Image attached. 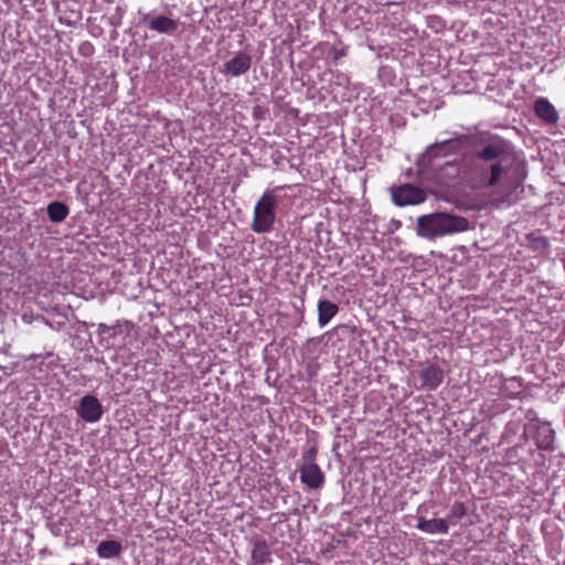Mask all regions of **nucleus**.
Here are the masks:
<instances>
[{"mask_svg":"<svg viewBox=\"0 0 565 565\" xmlns=\"http://www.w3.org/2000/svg\"><path fill=\"white\" fill-rule=\"evenodd\" d=\"M436 522L438 523L437 530H448L450 526L467 527L471 524V515L467 513L463 503L455 502L448 516L446 519H438Z\"/></svg>","mask_w":565,"mask_h":565,"instance_id":"0eeeda50","label":"nucleus"},{"mask_svg":"<svg viewBox=\"0 0 565 565\" xmlns=\"http://www.w3.org/2000/svg\"><path fill=\"white\" fill-rule=\"evenodd\" d=\"M468 140V136L455 134L448 139L428 146L417 161L420 178L444 186L455 180L465 183L463 157L460 161L446 160V157L460 150Z\"/></svg>","mask_w":565,"mask_h":565,"instance_id":"f03ea898","label":"nucleus"},{"mask_svg":"<svg viewBox=\"0 0 565 565\" xmlns=\"http://www.w3.org/2000/svg\"><path fill=\"white\" fill-rule=\"evenodd\" d=\"M76 413L84 422L93 424L102 418L103 407L97 397L88 394L81 398Z\"/></svg>","mask_w":565,"mask_h":565,"instance_id":"6e6552de","label":"nucleus"},{"mask_svg":"<svg viewBox=\"0 0 565 565\" xmlns=\"http://www.w3.org/2000/svg\"><path fill=\"white\" fill-rule=\"evenodd\" d=\"M534 111L541 120L548 125H555L559 119L556 108L544 97H540L534 102Z\"/></svg>","mask_w":565,"mask_h":565,"instance_id":"9b49d317","label":"nucleus"},{"mask_svg":"<svg viewBox=\"0 0 565 565\" xmlns=\"http://www.w3.org/2000/svg\"><path fill=\"white\" fill-rule=\"evenodd\" d=\"M339 307L329 300H319L318 302V322L321 328L326 327L338 313Z\"/></svg>","mask_w":565,"mask_h":565,"instance_id":"f8f14e48","label":"nucleus"},{"mask_svg":"<svg viewBox=\"0 0 565 565\" xmlns=\"http://www.w3.org/2000/svg\"><path fill=\"white\" fill-rule=\"evenodd\" d=\"M315 456L313 449L307 451L302 457V463L299 468L301 482L313 490L321 488L324 482V476L316 463Z\"/></svg>","mask_w":565,"mask_h":565,"instance_id":"39448f33","label":"nucleus"},{"mask_svg":"<svg viewBox=\"0 0 565 565\" xmlns=\"http://www.w3.org/2000/svg\"><path fill=\"white\" fill-rule=\"evenodd\" d=\"M253 559L256 563H266L269 561L270 552L265 542H256L252 551Z\"/></svg>","mask_w":565,"mask_h":565,"instance_id":"a211bd4d","label":"nucleus"},{"mask_svg":"<svg viewBox=\"0 0 565 565\" xmlns=\"http://www.w3.org/2000/svg\"><path fill=\"white\" fill-rule=\"evenodd\" d=\"M252 66V56L245 52H236L228 61H226L220 72L224 75L238 77L246 74Z\"/></svg>","mask_w":565,"mask_h":565,"instance_id":"1a4fd4ad","label":"nucleus"},{"mask_svg":"<svg viewBox=\"0 0 565 565\" xmlns=\"http://www.w3.org/2000/svg\"><path fill=\"white\" fill-rule=\"evenodd\" d=\"M393 202L398 206L416 205L423 203L427 194L423 189L413 184H403L391 190Z\"/></svg>","mask_w":565,"mask_h":565,"instance_id":"423d86ee","label":"nucleus"},{"mask_svg":"<svg viewBox=\"0 0 565 565\" xmlns=\"http://www.w3.org/2000/svg\"><path fill=\"white\" fill-rule=\"evenodd\" d=\"M468 227L467 218L444 212L422 215L416 222L417 235L426 239L461 233Z\"/></svg>","mask_w":565,"mask_h":565,"instance_id":"7ed1b4c3","label":"nucleus"},{"mask_svg":"<svg viewBox=\"0 0 565 565\" xmlns=\"http://www.w3.org/2000/svg\"><path fill=\"white\" fill-rule=\"evenodd\" d=\"M344 55H345V50H343V49L334 52V58L335 60H338V58H340V57H342Z\"/></svg>","mask_w":565,"mask_h":565,"instance_id":"6ab92c4d","label":"nucleus"},{"mask_svg":"<svg viewBox=\"0 0 565 565\" xmlns=\"http://www.w3.org/2000/svg\"><path fill=\"white\" fill-rule=\"evenodd\" d=\"M148 25L151 30H154L159 33H167V34L173 33L178 28V24L174 20L169 19L163 15H159V17H154V18L150 19Z\"/></svg>","mask_w":565,"mask_h":565,"instance_id":"4468645a","label":"nucleus"},{"mask_svg":"<svg viewBox=\"0 0 565 565\" xmlns=\"http://www.w3.org/2000/svg\"><path fill=\"white\" fill-rule=\"evenodd\" d=\"M122 551V544L115 540L103 541L97 546V554L102 558L118 557Z\"/></svg>","mask_w":565,"mask_h":565,"instance_id":"ddd939ff","label":"nucleus"},{"mask_svg":"<svg viewBox=\"0 0 565 565\" xmlns=\"http://www.w3.org/2000/svg\"><path fill=\"white\" fill-rule=\"evenodd\" d=\"M125 327L126 330H130L132 324L129 321H117L115 326H107L106 323H99L98 324V334L99 335H106L109 334L110 337H115L118 333H121L122 328Z\"/></svg>","mask_w":565,"mask_h":565,"instance_id":"f3484780","label":"nucleus"},{"mask_svg":"<svg viewBox=\"0 0 565 565\" xmlns=\"http://www.w3.org/2000/svg\"><path fill=\"white\" fill-rule=\"evenodd\" d=\"M514 161L510 145L498 136H488L463 156V182L472 189L500 185Z\"/></svg>","mask_w":565,"mask_h":565,"instance_id":"f257e3e1","label":"nucleus"},{"mask_svg":"<svg viewBox=\"0 0 565 565\" xmlns=\"http://www.w3.org/2000/svg\"><path fill=\"white\" fill-rule=\"evenodd\" d=\"M444 371L437 364H426L419 371L422 386L426 390H436L444 381Z\"/></svg>","mask_w":565,"mask_h":565,"instance_id":"9d476101","label":"nucleus"},{"mask_svg":"<svg viewBox=\"0 0 565 565\" xmlns=\"http://www.w3.org/2000/svg\"><path fill=\"white\" fill-rule=\"evenodd\" d=\"M535 441L540 449H552L554 444V430L548 425L540 426L535 435Z\"/></svg>","mask_w":565,"mask_h":565,"instance_id":"2eb2a0df","label":"nucleus"},{"mask_svg":"<svg viewBox=\"0 0 565 565\" xmlns=\"http://www.w3.org/2000/svg\"><path fill=\"white\" fill-rule=\"evenodd\" d=\"M562 263H563V267H564V270H565V257L562 259Z\"/></svg>","mask_w":565,"mask_h":565,"instance_id":"412c9836","label":"nucleus"},{"mask_svg":"<svg viewBox=\"0 0 565 565\" xmlns=\"http://www.w3.org/2000/svg\"><path fill=\"white\" fill-rule=\"evenodd\" d=\"M24 533L28 536V540L30 541L32 539V535L30 534V532H24Z\"/></svg>","mask_w":565,"mask_h":565,"instance_id":"aec40b11","label":"nucleus"},{"mask_svg":"<svg viewBox=\"0 0 565 565\" xmlns=\"http://www.w3.org/2000/svg\"><path fill=\"white\" fill-rule=\"evenodd\" d=\"M285 186L267 189L256 202L253 211L250 230L256 234L270 233L274 230L277 207L281 202Z\"/></svg>","mask_w":565,"mask_h":565,"instance_id":"20e7f679","label":"nucleus"},{"mask_svg":"<svg viewBox=\"0 0 565 565\" xmlns=\"http://www.w3.org/2000/svg\"><path fill=\"white\" fill-rule=\"evenodd\" d=\"M47 215L52 222L61 223L67 217L68 207L62 202H52L47 205Z\"/></svg>","mask_w":565,"mask_h":565,"instance_id":"dca6fc26","label":"nucleus"}]
</instances>
